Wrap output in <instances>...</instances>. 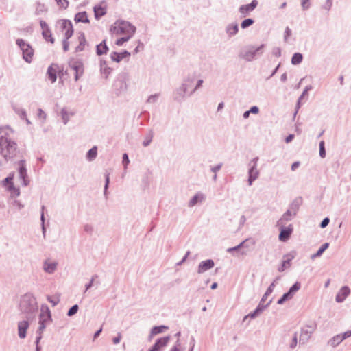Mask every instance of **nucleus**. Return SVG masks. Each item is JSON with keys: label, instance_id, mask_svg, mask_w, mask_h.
I'll list each match as a JSON object with an SVG mask.
<instances>
[{"label": "nucleus", "instance_id": "1", "mask_svg": "<svg viewBox=\"0 0 351 351\" xmlns=\"http://www.w3.org/2000/svg\"><path fill=\"white\" fill-rule=\"evenodd\" d=\"M13 132L9 126L0 128V154L6 161L14 160L20 153L16 143L10 136Z\"/></svg>", "mask_w": 351, "mask_h": 351}, {"label": "nucleus", "instance_id": "2", "mask_svg": "<svg viewBox=\"0 0 351 351\" xmlns=\"http://www.w3.org/2000/svg\"><path fill=\"white\" fill-rule=\"evenodd\" d=\"M136 27L128 21L123 20L116 21L110 27L112 36L117 37L115 45L122 46L128 42L135 34Z\"/></svg>", "mask_w": 351, "mask_h": 351}, {"label": "nucleus", "instance_id": "3", "mask_svg": "<svg viewBox=\"0 0 351 351\" xmlns=\"http://www.w3.org/2000/svg\"><path fill=\"white\" fill-rule=\"evenodd\" d=\"M18 309L26 319H34L38 311V304L34 294L27 292L21 295Z\"/></svg>", "mask_w": 351, "mask_h": 351}, {"label": "nucleus", "instance_id": "4", "mask_svg": "<svg viewBox=\"0 0 351 351\" xmlns=\"http://www.w3.org/2000/svg\"><path fill=\"white\" fill-rule=\"evenodd\" d=\"M58 27L64 38L62 42L63 49L64 51H67L69 49V43L68 40L73 34L72 23L66 19H61L58 21Z\"/></svg>", "mask_w": 351, "mask_h": 351}, {"label": "nucleus", "instance_id": "5", "mask_svg": "<svg viewBox=\"0 0 351 351\" xmlns=\"http://www.w3.org/2000/svg\"><path fill=\"white\" fill-rule=\"evenodd\" d=\"M64 69L63 66H60L58 64L53 63L51 64L47 71V77L51 81L52 83L55 82L57 80V77L58 76L60 80H64Z\"/></svg>", "mask_w": 351, "mask_h": 351}, {"label": "nucleus", "instance_id": "6", "mask_svg": "<svg viewBox=\"0 0 351 351\" xmlns=\"http://www.w3.org/2000/svg\"><path fill=\"white\" fill-rule=\"evenodd\" d=\"M16 45L22 51L23 59L28 63L32 62L34 54L32 47L23 39H17Z\"/></svg>", "mask_w": 351, "mask_h": 351}, {"label": "nucleus", "instance_id": "7", "mask_svg": "<svg viewBox=\"0 0 351 351\" xmlns=\"http://www.w3.org/2000/svg\"><path fill=\"white\" fill-rule=\"evenodd\" d=\"M300 287L301 283L300 282H296L290 287L289 290L287 293L282 295V296L278 300L277 303L278 304H282L285 301L293 298L294 294L300 290Z\"/></svg>", "mask_w": 351, "mask_h": 351}, {"label": "nucleus", "instance_id": "8", "mask_svg": "<svg viewBox=\"0 0 351 351\" xmlns=\"http://www.w3.org/2000/svg\"><path fill=\"white\" fill-rule=\"evenodd\" d=\"M300 287L301 283L300 282H296L290 287L289 290L287 293L282 295V296L278 300L277 303L278 304H282L285 301L293 298L294 294L300 290Z\"/></svg>", "mask_w": 351, "mask_h": 351}, {"label": "nucleus", "instance_id": "9", "mask_svg": "<svg viewBox=\"0 0 351 351\" xmlns=\"http://www.w3.org/2000/svg\"><path fill=\"white\" fill-rule=\"evenodd\" d=\"M300 287L301 283L300 282H296L290 287L289 290L287 293L282 295V296L278 300L277 303L278 304H282L285 301L293 298L294 294L300 290Z\"/></svg>", "mask_w": 351, "mask_h": 351}, {"label": "nucleus", "instance_id": "10", "mask_svg": "<svg viewBox=\"0 0 351 351\" xmlns=\"http://www.w3.org/2000/svg\"><path fill=\"white\" fill-rule=\"evenodd\" d=\"M314 330V327L311 326H306L302 328L299 337L300 344H306L309 341Z\"/></svg>", "mask_w": 351, "mask_h": 351}, {"label": "nucleus", "instance_id": "11", "mask_svg": "<svg viewBox=\"0 0 351 351\" xmlns=\"http://www.w3.org/2000/svg\"><path fill=\"white\" fill-rule=\"evenodd\" d=\"M295 252H291L287 254H285L283 256L282 263L278 267V271L282 272L286 269L289 268L291 265V261L295 257Z\"/></svg>", "mask_w": 351, "mask_h": 351}, {"label": "nucleus", "instance_id": "12", "mask_svg": "<svg viewBox=\"0 0 351 351\" xmlns=\"http://www.w3.org/2000/svg\"><path fill=\"white\" fill-rule=\"evenodd\" d=\"M52 321L51 311L49 308L45 306H41L40 313L39 315L38 324H44L47 326V324Z\"/></svg>", "mask_w": 351, "mask_h": 351}, {"label": "nucleus", "instance_id": "13", "mask_svg": "<svg viewBox=\"0 0 351 351\" xmlns=\"http://www.w3.org/2000/svg\"><path fill=\"white\" fill-rule=\"evenodd\" d=\"M32 319H25L18 322V335L20 339H25L27 335V330L29 326V322Z\"/></svg>", "mask_w": 351, "mask_h": 351}, {"label": "nucleus", "instance_id": "14", "mask_svg": "<svg viewBox=\"0 0 351 351\" xmlns=\"http://www.w3.org/2000/svg\"><path fill=\"white\" fill-rule=\"evenodd\" d=\"M40 25L41 29H42V35H43L44 39L47 42L53 43L54 38L52 36L51 29L49 27L48 25L44 21H40Z\"/></svg>", "mask_w": 351, "mask_h": 351}, {"label": "nucleus", "instance_id": "15", "mask_svg": "<svg viewBox=\"0 0 351 351\" xmlns=\"http://www.w3.org/2000/svg\"><path fill=\"white\" fill-rule=\"evenodd\" d=\"M71 69L75 72L74 80L78 81L84 74V67L82 62L80 61L74 62L71 65Z\"/></svg>", "mask_w": 351, "mask_h": 351}, {"label": "nucleus", "instance_id": "16", "mask_svg": "<svg viewBox=\"0 0 351 351\" xmlns=\"http://www.w3.org/2000/svg\"><path fill=\"white\" fill-rule=\"evenodd\" d=\"M19 178L23 180V183L24 186H27L29 182L27 180V169L25 167V160H21L19 162Z\"/></svg>", "mask_w": 351, "mask_h": 351}, {"label": "nucleus", "instance_id": "17", "mask_svg": "<svg viewBox=\"0 0 351 351\" xmlns=\"http://www.w3.org/2000/svg\"><path fill=\"white\" fill-rule=\"evenodd\" d=\"M170 337L169 336L164 337L157 339L154 346L149 349L148 351H160L169 343Z\"/></svg>", "mask_w": 351, "mask_h": 351}, {"label": "nucleus", "instance_id": "18", "mask_svg": "<svg viewBox=\"0 0 351 351\" xmlns=\"http://www.w3.org/2000/svg\"><path fill=\"white\" fill-rule=\"evenodd\" d=\"M75 114L76 111L74 109L68 108L66 107L62 108L60 114L63 123L64 125L67 124L70 118L73 117Z\"/></svg>", "mask_w": 351, "mask_h": 351}, {"label": "nucleus", "instance_id": "19", "mask_svg": "<svg viewBox=\"0 0 351 351\" xmlns=\"http://www.w3.org/2000/svg\"><path fill=\"white\" fill-rule=\"evenodd\" d=\"M215 265V263L211 259H208L204 261L200 262L198 265L197 272L198 274H202L208 269L213 268Z\"/></svg>", "mask_w": 351, "mask_h": 351}, {"label": "nucleus", "instance_id": "20", "mask_svg": "<svg viewBox=\"0 0 351 351\" xmlns=\"http://www.w3.org/2000/svg\"><path fill=\"white\" fill-rule=\"evenodd\" d=\"M280 232L279 234V240L281 241H287L292 232H293V228L291 226V225H290L289 227L287 228H285L284 226L282 227L280 226Z\"/></svg>", "mask_w": 351, "mask_h": 351}, {"label": "nucleus", "instance_id": "21", "mask_svg": "<svg viewBox=\"0 0 351 351\" xmlns=\"http://www.w3.org/2000/svg\"><path fill=\"white\" fill-rule=\"evenodd\" d=\"M350 290L348 286H343L341 288L340 291L336 295L335 300L337 302H342L345 300L347 296L350 294Z\"/></svg>", "mask_w": 351, "mask_h": 351}, {"label": "nucleus", "instance_id": "22", "mask_svg": "<svg viewBox=\"0 0 351 351\" xmlns=\"http://www.w3.org/2000/svg\"><path fill=\"white\" fill-rule=\"evenodd\" d=\"M296 215H293L291 210L289 209L282 215L281 218L278 221L277 225L278 226L282 227L285 226L287 221H291L293 217H295Z\"/></svg>", "mask_w": 351, "mask_h": 351}, {"label": "nucleus", "instance_id": "23", "mask_svg": "<svg viewBox=\"0 0 351 351\" xmlns=\"http://www.w3.org/2000/svg\"><path fill=\"white\" fill-rule=\"evenodd\" d=\"M259 176V171L257 167L251 166L248 171V184L252 185L254 181H255Z\"/></svg>", "mask_w": 351, "mask_h": 351}, {"label": "nucleus", "instance_id": "24", "mask_svg": "<svg viewBox=\"0 0 351 351\" xmlns=\"http://www.w3.org/2000/svg\"><path fill=\"white\" fill-rule=\"evenodd\" d=\"M130 56V53L127 51H122L120 53H118V52L112 53L111 55V58L114 62H119L123 59L129 58Z\"/></svg>", "mask_w": 351, "mask_h": 351}, {"label": "nucleus", "instance_id": "25", "mask_svg": "<svg viewBox=\"0 0 351 351\" xmlns=\"http://www.w3.org/2000/svg\"><path fill=\"white\" fill-rule=\"evenodd\" d=\"M257 4H258L257 1L253 0L251 3L241 6L239 8V12L243 15L245 16L250 12H252V10H254V9L257 6Z\"/></svg>", "mask_w": 351, "mask_h": 351}, {"label": "nucleus", "instance_id": "26", "mask_svg": "<svg viewBox=\"0 0 351 351\" xmlns=\"http://www.w3.org/2000/svg\"><path fill=\"white\" fill-rule=\"evenodd\" d=\"M57 268V263L56 262L47 260L44 262L43 269L48 274H53Z\"/></svg>", "mask_w": 351, "mask_h": 351}, {"label": "nucleus", "instance_id": "27", "mask_svg": "<svg viewBox=\"0 0 351 351\" xmlns=\"http://www.w3.org/2000/svg\"><path fill=\"white\" fill-rule=\"evenodd\" d=\"M205 199V196L202 193H197L195 195L189 202V206L193 207L199 202H202Z\"/></svg>", "mask_w": 351, "mask_h": 351}, {"label": "nucleus", "instance_id": "28", "mask_svg": "<svg viewBox=\"0 0 351 351\" xmlns=\"http://www.w3.org/2000/svg\"><path fill=\"white\" fill-rule=\"evenodd\" d=\"M301 202H302L301 199H300V198L295 199L290 204L289 210H291L293 215H297V213L299 210Z\"/></svg>", "mask_w": 351, "mask_h": 351}, {"label": "nucleus", "instance_id": "29", "mask_svg": "<svg viewBox=\"0 0 351 351\" xmlns=\"http://www.w3.org/2000/svg\"><path fill=\"white\" fill-rule=\"evenodd\" d=\"M186 90V89H176L173 93L174 99L177 101L182 100L185 97Z\"/></svg>", "mask_w": 351, "mask_h": 351}, {"label": "nucleus", "instance_id": "30", "mask_svg": "<svg viewBox=\"0 0 351 351\" xmlns=\"http://www.w3.org/2000/svg\"><path fill=\"white\" fill-rule=\"evenodd\" d=\"M79 45L76 47V51H81L84 49L86 45V38L84 34H80L77 36Z\"/></svg>", "mask_w": 351, "mask_h": 351}, {"label": "nucleus", "instance_id": "31", "mask_svg": "<svg viewBox=\"0 0 351 351\" xmlns=\"http://www.w3.org/2000/svg\"><path fill=\"white\" fill-rule=\"evenodd\" d=\"M343 341L339 334L334 336L328 341V344L331 346L332 348H335Z\"/></svg>", "mask_w": 351, "mask_h": 351}, {"label": "nucleus", "instance_id": "32", "mask_svg": "<svg viewBox=\"0 0 351 351\" xmlns=\"http://www.w3.org/2000/svg\"><path fill=\"white\" fill-rule=\"evenodd\" d=\"M329 246V243H324L320 247L319 249L317 251L316 253L312 254L311 256V258L312 260H314L315 258H317V257H319L322 256V254L324 253V252L328 247Z\"/></svg>", "mask_w": 351, "mask_h": 351}, {"label": "nucleus", "instance_id": "33", "mask_svg": "<svg viewBox=\"0 0 351 351\" xmlns=\"http://www.w3.org/2000/svg\"><path fill=\"white\" fill-rule=\"evenodd\" d=\"M47 300L53 306H56L60 301V294L56 293L54 295H47Z\"/></svg>", "mask_w": 351, "mask_h": 351}, {"label": "nucleus", "instance_id": "34", "mask_svg": "<svg viewBox=\"0 0 351 351\" xmlns=\"http://www.w3.org/2000/svg\"><path fill=\"white\" fill-rule=\"evenodd\" d=\"M75 21L76 22L88 23V16L86 12H82L77 13L75 16Z\"/></svg>", "mask_w": 351, "mask_h": 351}, {"label": "nucleus", "instance_id": "35", "mask_svg": "<svg viewBox=\"0 0 351 351\" xmlns=\"http://www.w3.org/2000/svg\"><path fill=\"white\" fill-rule=\"evenodd\" d=\"M154 136V132L152 130H149L147 134H146L145 136V140L143 142V145L144 147H147L152 142Z\"/></svg>", "mask_w": 351, "mask_h": 351}, {"label": "nucleus", "instance_id": "36", "mask_svg": "<svg viewBox=\"0 0 351 351\" xmlns=\"http://www.w3.org/2000/svg\"><path fill=\"white\" fill-rule=\"evenodd\" d=\"M108 48L105 41H103L97 46V52L99 55L105 54L107 53Z\"/></svg>", "mask_w": 351, "mask_h": 351}, {"label": "nucleus", "instance_id": "37", "mask_svg": "<svg viewBox=\"0 0 351 351\" xmlns=\"http://www.w3.org/2000/svg\"><path fill=\"white\" fill-rule=\"evenodd\" d=\"M97 147H93L88 150L86 154V158L88 160L92 161L97 157Z\"/></svg>", "mask_w": 351, "mask_h": 351}, {"label": "nucleus", "instance_id": "38", "mask_svg": "<svg viewBox=\"0 0 351 351\" xmlns=\"http://www.w3.org/2000/svg\"><path fill=\"white\" fill-rule=\"evenodd\" d=\"M95 17L99 19L103 16H104L106 13V8L101 6H98L95 8Z\"/></svg>", "mask_w": 351, "mask_h": 351}, {"label": "nucleus", "instance_id": "39", "mask_svg": "<svg viewBox=\"0 0 351 351\" xmlns=\"http://www.w3.org/2000/svg\"><path fill=\"white\" fill-rule=\"evenodd\" d=\"M308 90L309 89H304V90L303 91L302 94L298 98V102H297V104H296V107H295L296 110H295V114H296V113L298 112V109L300 108V106L302 105V101L304 99H305L306 97H308Z\"/></svg>", "mask_w": 351, "mask_h": 351}, {"label": "nucleus", "instance_id": "40", "mask_svg": "<svg viewBox=\"0 0 351 351\" xmlns=\"http://www.w3.org/2000/svg\"><path fill=\"white\" fill-rule=\"evenodd\" d=\"M302 59H303V56L301 53H295L292 56L291 63L293 64H298L302 61Z\"/></svg>", "mask_w": 351, "mask_h": 351}, {"label": "nucleus", "instance_id": "41", "mask_svg": "<svg viewBox=\"0 0 351 351\" xmlns=\"http://www.w3.org/2000/svg\"><path fill=\"white\" fill-rule=\"evenodd\" d=\"M15 112L17 113V114L22 119H25L27 124H30L29 120L26 117V112L25 110L22 108H16Z\"/></svg>", "mask_w": 351, "mask_h": 351}, {"label": "nucleus", "instance_id": "42", "mask_svg": "<svg viewBox=\"0 0 351 351\" xmlns=\"http://www.w3.org/2000/svg\"><path fill=\"white\" fill-rule=\"evenodd\" d=\"M167 328V327L165 326H154L152 328L151 330V335H155L159 333H161L163 332L164 329Z\"/></svg>", "mask_w": 351, "mask_h": 351}, {"label": "nucleus", "instance_id": "43", "mask_svg": "<svg viewBox=\"0 0 351 351\" xmlns=\"http://www.w3.org/2000/svg\"><path fill=\"white\" fill-rule=\"evenodd\" d=\"M261 313V307H256V308L251 313L248 314L244 317V320H245L247 317H250L252 319H254L260 313Z\"/></svg>", "mask_w": 351, "mask_h": 351}, {"label": "nucleus", "instance_id": "44", "mask_svg": "<svg viewBox=\"0 0 351 351\" xmlns=\"http://www.w3.org/2000/svg\"><path fill=\"white\" fill-rule=\"evenodd\" d=\"M78 310H79L78 305L75 304L69 309V311L67 312V315L69 317H72L77 313Z\"/></svg>", "mask_w": 351, "mask_h": 351}, {"label": "nucleus", "instance_id": "45", "mask_svg": "<svg viewBox=\"0 0 351 351\" xmlns=\"http://www.w3.org/2000/svg\"><path fill=\"white\" fill-rule=\"evenodd\" d=\"M98 278L97 274H95L92 276L90 282L85 285L84 293H86L88 289H90L94 285L95 280Z\"/></svg>", "mask_w": 351, "mask_h": 351}, {"label": "nucleus", "instance_id": "46", "mask_svg": "<svg viewBox=\"0 0 351 351\" xmlns=\"http://www.w3.org/2000/svg\"><path fill=\"white\" fill-rule=\"evenodd\" d=\"M110 182V174L108 173L105 175V185L104 190V195L105 197H107V190L108 189V185Z\"/></svg>", "mask_w": 351, "mask_h": 351}, {"label": "nucleus", "instance_id": "47", "mask_svg": "<svg viewBox=\"0 0 351 351\" xmlns=\"http://www.w3.org/2000/svg\"><path fill=\"white\" fill-rule=\"evenodd\" d=\"M8 190L12 193V197H16L20 195V191L19 189L14 187V184H11L8 186Z\"/></svg>", "mask_w": 351, "mask_h": 351}, {"label": "nucleus", "instance_id": "48", "mask_svg": "<svg viewBox=\"0 0 351 351\" xmlns=\"http://www.w3.org/2000/svg\"><path fill=\"white\" fill-rule=\"evenodd\" d=\"M319 146V156L321 158H324L326 157L324 141H320Z\"/></svg>", "mask_w": 351, "mask_h": 351}, {"label": "nucleus", "instance_id": "49", "mask_svg": "<svg viewBox=\"0 0 351 351\" xmlns=\"http://www.w3.org/2000/svg\"><path fill=\"white\" fill-rule=\"evenodd\" d=\"M280 279V277H277L274 281L269 285L266 291V295H270L273 292V290L275 287L276 282Z\"/></svg>", "mask_w": 351, "mask_h": 351}, {"label": "nucleus", "instance_id": "50", "mask_svg": "<svg viewBox=\"0 0 351 351\" xmlns=\"http://www.w3.org/2000/svg\"><path fill=\"white\" fill-rule=\"evenodd\" d=\"M250 242L251 243V245L252 246H254L255 245V242L254 241H250V239H245V241H243V242H241V243H239L237 246H239V249L241 248V247H249V245H248V243Z\"/></svg>", "mask_w": 351, "mask_h": 351}, {"label": "nucleus", "instance_id": "51", "mask_svg": "<svg viewBox=\"0 0 351 351\" xmlns=\"http://www.w3.org/2000/svg\"><path fill=\"white\" fill-rule=\"evenodd\" d=\"M254 23V21L251 19H245L242 23H241V27L243 29H245V28H247V27L252 25V24Z\"/></svg>", "mask_w": 351, "mask_h": 351}, {"label": "nucleus", "instance_id": "52", "mask_svg": "<svg viewBox=\"0 0 351 351\" xmlns=\"http://www.w3.org/2000/svg\"><path fill=\"white\" fill-rule=\"evenodd\" d=\"M13 178H14V174H10L9 176H8L5 179H4L3 180V184L4 186H6V185L10 186L11 184H14L12 182Z\"/></svg>", "mask_w": 351, "mask_h": 351}, {"label": "nucleus", "instance_id": "53", "mask_svg": "<svg viewBox=\"0 0 351 351\" xmlns=\"http://www.w3.org/2000/svg\"><path fill=\"white\" fill-rule=\"evenodd\" d=\"M298 343V334L297 332H295L293 337V339L291 340V343L289 344V348L291 349H294Z\"/></svg>", "mask_w": 351, "mask_h": 351}, {"label": "nucleus", "instance_id": "54", "mask_svg": "<svg viewBox=\"0 0 351 351\" xmlns=\"http://www.w3.org/2000/svg\"><path fill=\"white\" fill-rule=\"evenodd\" d=\"M237 32H238L237 25H231L228 28V33L230 35H234L237 33Z\"/></svg>", "mask_w": 351, "mask_h": 351}, {"label": "nucleus", "instance_id": "55", "mask_svg": "<svg viewBox=\"0 0 351 351\" xmlns=\"http://www.w3.org/2000/svg\"><path fill=\"white\" fill-rule=\"evenodd\" d=\"M55 1H56L57 4L58 5V6L60 8L65 9L69 5V2L67 0H55Z\"/></svg>", "mask_w": 351, "mask_h": 351}, {"label": "nucleus", "instance_id": "56", "mask_svg": "<svg viewBox=\"0 0 351 351\" xmlns=\"http://www.w3.org/2000/svg\"><path fill=\"white\" fill-rule=\"evenodd\" d=\"M159 97L158 94H154L151 96H149L147 100L148 103H154L158 99Z\"/></svg>", "mask_w": 351, "mask_h": 351}, {"label": "nucleus", "instance_id": "57", "mask_svg": "<svg viewBox=\"0 0 351 351\" xmlns=\"http://www.w3.org/2000/svg\"><path fill=\"white\" fill-rule=\"evenodd\" d=\"M329 222H330L329 218L325 217L320 223V225H319L320 228H326L328 225Z\"/></svg>", "mask_w": 351, "mask_h": 351}, {"label": "nucleus", "instance_id": "58", "mask_svg": "<svg viewBox=\"0 0 351 351\" xmlns=\"http://www.w3.org/2000/svg\"><path fill=\"white\" fill-rule=\"evenodd\" d=\"M123 165H124L125 168L127 167V165L129 164L130 162V160H129V158H128V156L126 153L123 154Z\"/></svg>", "mask_w": 351, "mask_h": 351}, {"label": "nucleus", "instance_id": "59", "mask_svg": "<svg viewBox=\"0 0 351 351\" xmlns=\"http://www.w3.org/2000/svg\"><path fill=\"white\" fill-rule=\"evenodd\" d=\"M84 230L89 234H91L93 231V227L90 224H86L84 227Z\"/></svg>", "mask_w": 351, "mask_h": 351}, {"label": "nucleus", "instance_id": "60", "mask_svg": "<svg viewBox=\"0 0 351 351\" xmlns=\"http://www.w3.org/2000/svg\"><path fill=\"white\" fill-rule=\"evenodd\" d=\"M221 167H222V163H219V164L217 165L216 166L212 167L210 168V170L214 173H217V172L221 169Z\"/></svg>", "mask_w": 351, "mask_h": 351}, {"label": "nucleus", "instance_id": "61", "mask_svg": "<svg viewBox=\"0 0 351 351\" xmlns=\"http://www.w3.org/2000/svg\"><path fill=\"white\" fill-rule=\"evenodd\" d=\"M45 328H46V325H45L44 324H39V326L36 331V334L43 335V332L45 330Z\"/></svg>", "mask_w": 351, "mask_h": 351}, {"label": "nucleus", "instance_id": "62", "mask_svg": "<svg viewBox=\"0 0 351 351\" xmlns=\"http://www.w3.org/2000/svg\"><path fill=\"white\" fill-rule=\"evenodd\" d=\"M342 340L343 341L344 339L350 337L351 336V330H348L342 334H339Z\"/></svg>", "mask_w": 351, "mask_h": 351}, {"label": "nucleus", "instance_id": "63", "mask_svg": "<svg viewBox=\"0 0 351 351\" xmlns=\"http://www.w3.org/2000/svg\"><path fill=\"white\" fill-rule=\"evenodd\" d=\"M301 5L304 10L308 8L310 5L309 0H301Z\"/></svg>", "mask_w": 351, "mask_h": 351}, {"label": "nucleus", "instance_id": "64", "mask_svg": "<svg viewBox=\"0 0 351 351\" xmlns=\"http://www.w3.org/2000/svg\"><path fill=\"white\" fill-rule=\"evenodd\" d=\"M13 206L17 207L19 210H21L23 208V204H22L19 201L14 200L12 203Z\"/></svg>", "mask_w": 351, "mask_h": 351}]
</instances>
